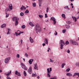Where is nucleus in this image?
I'll list each match as a JSON object with an SVG mask.
<instances>
[{"instance_id": "f257e3e1", "label": "nucleus", "mask_w": 79, "mask_h": 79, "mask_svg": "<svg viewBox=\"0 0 79 79\" xmlns=\"http://www.w3.org/2000/svg\"><path fill=\"white\" fill-rule=\"evenodd\" d=\"M35 30L37 32H40L41 31V28H40V26L39 25V23H37L35 24Z\"/></svg>"}, {"instance_id": "f03ea898", "label": "nucleus", "mask_w": 79, "mask_h": 79, "mask_svg": "<svg viewBox=\"0 0 79 79\" xmlns=\"http://www.w3.org/2000/svg\"><path fill=\"white\" fill-rule=\"evenodd\" d=\"M12 20L13 21H15V26H17L18 24V21L19 18L16 17H14L12 18Z\"/></svg>"}, {"instance_id": "7ed1b4c3", "label": "nucleus", "mask_w": 79, "mask_h": 79, "mask_svg": "<svg viewBox=\"0 0 79 79\" xmlns=\"http://www.w3.org/2000/svg\"><path fill=\"white\" fill-rule=\"evenodd\" d=\"M60 49H62L63 48V45H65V43H64V41L62 40H60Z\"/></svg>"}, {"instance_id": "20e7f679", "label": "nucleus", "mask_w": 79, "mask_h": 79, "mask_svg": "<svg viewBox=\"0 0 79 79\" xmlns=\"http://www.w3.org/2000/svg\"><path fill=\"white\" fill-rule=\"evenodd\" d=\"M20 65L22 68L23 69H24L25 71H27V68L24 64L22 63Z\"/></svg>"}, {"instance_id": "39448f33", "label": "nucleus", "mask_w": 79, "mask_h": 79, "mask_svg": "<svg viewBox=\"0 0 79 79\" xmlns=\"http://www.w3.org/2000/svg\"><path fill=\"white\" fill-rule=\"evenodd\" d=\"M27 72L29 74H32V67L31 66H30L28 69Z\"/></svg>"}, {"instance_id": "423d86ee", "label": "nucleus", "mask_w": 79, "mask_h": 79, "mask_svg": "<svg viewBox=\"0 0 79 79\" xmlns=\"http://www.w3.org/2000/svg\"><path fill=\"white\" fill-rule=\"evenodd\" d=\"M10 58H11L10 57H9L8 58H6L4 61L5 63H8L9 61H10Z\"/></svg>"}, {"instance_id": "0eeeda50", "label": "nucleus", "mask_w": 79, "mask_h": 79, "mask_svg": "<svg viewBox=\"0 0 79 79\" xmlns=\"http://www.w3.org/2000/svg\"><path fill=\"white\" fill-rule=\"evenodd\" d=\"M71 42L73 45H78V43H77V42L75 41L71 40Z\"/></svg>"}, {"instance_id": "6e6552de", "label": "nucleus", "mask_w": 79, "mask_h": 79, "mask_svg": "<svg viewBox=\"0 0 79 79\" xmlns=\"http://www.w3.org/2000/svg\"><path fill=\"white\" fill-rule=\"evenodd\" d=\"M52 21H54V24H55L56 23V19H55V18L54 17H52L51 18V20H52Z\"/></svg>"}, {"instance_id": "1a4fd4ad", "label": "nucleus", "mask_w": 79, "mask_h": 79, "mask_svg": "<svg viewBox=\"0 0 79 79\" xmlns=\"http://www.w3.org/2000/svg\"><path fill=\"white\" fill-rule=\"evenodd\" d=\"M15 34L16 36H18V35H19L21 34L20 31H19V30H18L17 32H15Z\"/></svg>"}, {"instance_id": "9d476101", "label": "nucleus", "mask_w": 79, "mask_h": 79, "mask_svg": "<svg viewBox=\"0 0 79 79\" xmlns=\"http://www.w3.org/2000/svg\"><path fill=\"white\" fill-rule=\"evenodd\" d=\"M15 74L17 75L18 76H21V73L20 72H18V71H16L15 72Z\"/></svg>"}, {"instance_id": "9b49d317", "label": "nucleus", "mask_w": 79, "mask_h": 79, "mask_svg": "<svg viewBox=\"0 0 79 79\" xmlns=\"http://www.w3.org/2000/svg\"><path fill=\"white\" fill-rule=\"evenodd\" d=\"M77 75V76H78V77H79V73H75L73 76V77H74V76H76Z\"/></svg>"}, {"instance_id": "f8f14e48", "label": "nucleus", "mask_w": 79, "mask_h": 79, "mask_svg": "<svg viewBox=\"0 0 79 79\" xmlns=\"http://www.w3.org/2000/svg\"><path fill=\"white\" fill-rule=\"evenodd\" d=\"M33 61H34V60H33V59H31L29 61V64H32V62H33Z\"/></svg>"}, {"instance_id": "ddd939ff", "label": "nucleus", "mask_w": 79, "mask_h": 79, "mask_svg": "<svg viewBox=\"0 0 79 79\" xmlns=\"http://www.w3.org/2000/svg\"><path fill=\"white\" fill-rule=\"evenodd\" d=\"M44 42H45L46 44H48V40H47L46 38L44 39Z\"/></svg>"}, {"instance_id": "4468645a", "label": "nucleus", "mask_w": 79, "mask_h": 79, "mask_svg": "<svg viewBox=\"0 0 79 79\" xmlns=\"http://www.w3.org/2000/svg\"><path fill=\"white\" fill-rule=\"evenodd\" d=\"M6 27V24L4 23L1 26V28H3V27Z\"/></svg>"}, {"instance_id": "2eb2a0df", "label": "nucleus", "mask_w": 79, "mask_h": 79, "mask_svg": "<svg viewBox=\"0 0 79 79\" xmlns=\"http://www.w3.org/2000/svg\"><path fill=\"white\" fill-rule=\"evenodd\" d=\"M66 75L68 76H69L70 77L71 76H72V74H71V73H67L66 74Z\"/></svg>"}, {"instance_id": "dca6fc26", "label": "nucleus", "mask_w": 79, "mask_h": 79, "mask_svg": "<svg viewBox=\"0 0 79 79\" xmlns=\"http://www.w3.org/2000/svg\"><path fill=\"white\" fill-rule=\"evenodd\" d=\"M30 40L31 43H32L34 42V40H33V39H32V38L31 37H30Z\"/></svg>"}, {"instance_id": "f3484780", "label": "nucleus", "mask_w": 79, "mask_h": 79, "mask_svg": "<svg viewBox=\"0 0 79 79\" xmlns=\"http://www.w3.org/2000/svg\"><path fill=\"white\" fill-rule=\"evenodd\" d=\"M72 18H73V20H74V21L75 22H76V21H77V19H76V17L72 16Z\"/></svg>"}, {"instance_id": "a211bd4d", "label": "nucleus", "mask_w": 79, "mask_h": 79, "mask_svg": "<svg viewBox=\"0 0 79 79\" xmlns=\"http://www.w3.org/2000/svg\"><path fill=\"white\" fill-rule=\"evenodd\" d=\"M75 64L76 66H77V67H79V62H76L75 63Z\"/></svg>"}, {"instance_id": "6ab92c4d", "label": "nucleus", "mask_w": 79, "mask_h": 79, "mask_svg": "<svg viewBox=\"0 0 79 79\" xmlns=\"http://www.w3.org/2000/svg\"><path fill=\"white\" fill-rule=\"evenodd\" d=\"M8 11H10V9L8 8H6V9H5V12H8Z\"/></svg>"}, {"instance_id": "aec40b11", "label": "nucleus", "mask_w": 79, "mask_h": 79, "mask_svg": "<svg viewBox=\"0 0 79 79\" xmlns=\"http://www.w3.org/2000/svg\"><path fill=\"white\" fill-rule=\"evenodd\" d=\"M9 8L11 10H12V9H13V7L12 6V5L11 4L10 5Z\"/></svg>"}, {"instance_id": "412c9836", "label": "nucleus", "mask_w": 79, "mask_h": 79, "mask_svg": "<svg viewBox=\"0 0 79 79\" xmlns=\"http://www.w3.org/2000/svg\"><path fill=\"white\" fill-rule=\"evenodd\" d=\"M29 24L30 26H32V27H34V25L31 22L29 23Z\"/></svg>"}, {"instance_id": "4be33fe9", "label": "nucleus", "mask_w": 79, "mask_h": 79, "mask_svg": "<svg viewBox=\"0 0 79 79\" xmlns=\"http://www.w3.org/2000/svg\"><path fill=\"white\" fill-rule=\"evenodd\" d=\"M11 71H10L9 73L8 72V73H6V75L7 76H8L10 75V74H11Z\"/></svg>"}, {"instance_id": "5701e85b", "label": "nucleus", "mask_w": 79, "mask_h": 79, "mask_svg": "<svg viewBox=\"0 0 79 79\" xmlns=\"http://www.w3.org/2000/svg\"><path fill=\"white\" fill-rule=\"evenodd\" d=\"M8 31L7 33V34L8 35L9 34H10V31L11 29H8Z\"/></svg>"}, {"instance_id": "b1692460", "label": "nucleus", "mask_w": 79, "mask_h": 79, "mask_svg": "<svg viewBox=\"0 0 79 79\" xmlns=\"http://www.w3.org/2000/svg\"><path fill=\"white\" fill-rule=\"evenodd\" d=\"M32 4H33V7H35L36 6V3H33Z\"/></svg>"}, {"instance_id": "393cba45", "label": "nucleus", "mask_w": 79, "mask_h": 79, "mask_svg": "<svg viewBox=\"0 0 79 79\" xmlns=\"http://www.w3.org/2000/svg\"><path fill=\"white\" fill-rule=\"evenodd\" d=\"M34 69H36V70H38V67L37 66H35Z\"/></svg>"}, {"instance_id": "a878e982", "label": "nucleus", "mask_w": 79, "mask_h": 79, "mask_svg": "<svg viewBox=\"0 0 79 79\" xmlns=\"http://www.w3.org/2000/svg\"><path fill=\"white\" fill-rule=\"evenodd\" d=\"M6 18H8L9 16V14L7 13L6 12Z\"/></svg>"}, {"instance_id": "bb28decb", "label": "nucleus", "mask_w": 79, "mask_h": 79, "mask_svg": "<svg viewBox=\"0 0 79 79\" xmlns=\"http://www.w3.org/2000/svg\"><path fill=\"white\" fill-rule=\"evenodd\" d=\"M66 65V64H65V63H63L62 64V65H61L62 68H64V65Z\"/></svg>"}, {"instance_id": "cd10ccee", "label": "nucleus", "mask_w": 79, "mask_h": 79, "mask_svg": "<svg viewBox=\"0 0 79 79\" xmlns=\"http://www.w3.org/2000/svg\"><path fill=\"white\" fill-rule=\"evenodd\" d=\"M32 77H35L37 76V74H33L32 76Z\"/></svg>"}, {"instance_id": "c85d7f7f", "label": "nucleus", "mask_w": 79, "mask_h": 79, "mask_svg": "<svg viewBox=\"0 0 79 79\" xmlns=\"http://www.w3.org/2000/svg\"><path fill=\"white\" fill-rule=\"evenodd\" d=\"M23 74L25 76H27V73H26V71H24L23 72Z\"/></svg>"}, {"instance_id": "c756f323", "label": "nucleus", "mask_w": 79, "mask_h": 79, "mask_svg": "<svg viewBox=\"0 0 79 79\" xmlns=\"http://www.w3.org/2000/svg\"><path fill=\"white\" fill-rule=\"evenodd\" d=\"M66 23L68 24H71V22L69 21H67Z\"/></svg>"}, {"instance_id": "7c9ffc66", "label": "nucleus", "mask_w": 79, "mask_h": 79, "mask_svg": "<svg viewBox=\"0 0 79 79\" xmlns=\"http://www.w3.org/2000/svg\"><path fill=\"white\" fill-rule=\"evenodd\" d=\"M48 73H51V72H50V69H47Z\"/></svg>"}, {"instance_id": "2f4dec72", "label": "nucleus", "mask_w": 79, "mask_h": 79, "mask_svg": "<svg viewBox=\"0 0 79 79\" xmlns=\"http://www.w3.org/2000/svg\"><path fill=\"white\" fill-rule=\"evenodd\" d=\"M26 27V26L24 25H22V29H25V28Z\"/></svg>"}, {"instance_id": "473e14b6", "label": "nucleus", "mask_w": 79, "mask_h": 79, "mask_svg": "<svg viewBox=\"0 0 79 79\" xmlns=\"http://www.w3.org/2000/svg\"><path fill=\"white\" fill-rule=\"evenodd\" d=\"M20 15L21 16H24V13L23 12H21L20 13Z\"/></svg>"}, {"instance_id": "72a5a7b5", "label": "nucleus", "mask_w": 79, "mask_h": 79, "mask_svg": "<svg viewBox=\"0 0 79 79\" xmlns=\"http://www.w3.org/2000/svg\"><path fill=\"white\" fill-rule=\"evenodd\" d=\"M69 41H67L65 42V44L66 45H68V44H69Z\"/></svg>"}, {"instance_id": "f704fd0d", "label": "nucleus", "mask_w": 79, "mask_h": 79, "mask_svg": "<svg viewBox=\"0 0 79 79\" xmlns=\"http://www.w3.org/2000/svg\"><path fill=\"white\" fill-rule=\"evenodd\" d=\"M62 18H64V17H65V15L64 14H62Z\"/></svg>"}, {"instance_id": "c9c22d12", "label": "nucleus", "mask_w": 79, "mask_h": 79, "mask_svg": "<svg viewBox=\"0 0 79 79\" xmlns=\"http://www.w3.org/2000/svg\"><path fill=\"white\" fill-rule=\"evenodd\" d=\"M66 27H67V29H69V25H65Z\"/></svg>"}, {"instance_id": "e433bc0d", "label": "nucleus", "mask_w": 79, "mask_h": 79, "mask_svg": "<svg viewBox=\"0 0 79 79\" xmlns=\"http://www.w3.org/2000/svg\"><path fill=\"white\" fill-rule=\"evenodd\" d=\"M51 73H48V76L49 77H50V74Z\"/></svg>"}, {"instance_id": "4c0bfd02", "label": "nucleus", "mask_w": 79, "mask_h": 79, "mask_svg": "<svg viewBox=\"0 0 79 79\" xmlns=\"http://www.w3.org/2000/svg\"><path fill=\"white\" fill-rule=\"evenodd\" d=\"M50 62H51V63H53V61H55V60H52L51 59H50Z\"/></svg>"}, {"instance_id": "58836bf2", "label": "nucleus", "mask_w": 79, "mask_h": 79, "mask_svg": "<svg viewBox=\"0 0 79 79\" xmlns=\"http://www.w3.org/2000/svg\"><path fill=\"white\" fill-rule=\"evenodd\" d=\"M25 13H27V14L28 13H29V10H26Z\"/></svg>"}, {"instance_id": "ea45409f", "label": "nucleus", "mask_w": 79, "mask_h": 79, "mask_svg": "<svg viewBox=\"0 0 79 79\" xmlns=\"http://www.w3.org/2000/svg\"><path fill=\"white\" fill-rule=\"evenodd\" d=\"M39 17L40 18H43V15H39Z\"/></svg>"}, {"instance_id": "a19ab883", "label": "nucleus", "mask_w": 79, "mask_h": 79, "mask_svg": "<svg viewBox=\"0 0 79 79\" xmlns=\"http://www.w3.org/2000/svg\"><path fill=\"white\" fill-rule=\"evenodd\" d=\"M66 30H65V29L63 30V31H62V32H63V33H65V32H66Z\"/></svg>"}, {"instance_id": "79ce46f5", "label": "nucleus", "mask_w": 79, "mask_h": 79, "mask_svg": "<svg viewBox=\"0 0 79 79\" xmlns=\"http://www.w3.org/2000/svg\"><path fill=\"white\" fill-rule=\"evenodd\" d=\"M51 79H56V77H54L52 78H51Z\"/></svg>"}, {"instance_id": "37998d69", "label": "nucleus", "mask_w": 79, "mask_h": 79, "mask_svg": "<svg viewBox=\"0 0 79 79\" xmlns=\"http://www.w3.org/2000/svg\"><path fill=\"white\" fill-rule=\"evenodd\" d=\"M45 18H48V16H47V14H45Z\"/></svg>"}, {"instance_id": "c03bdc74", "label": "nucleus", "mask_w": 79, "mask_h": 79, "mask_svg": "<svg viewBox=\"0 0 79 79\" xmlns=\"http://www.w3.org/2000/svg\"><path fill=\"white\" fill-rule=\"evenodd\" d=\"M67 71L69 72V71H70V69L68 68L66 70Z\"/></svg>"}, {"instance_id": "a18cd8bd", "label": "nucleus", "mask_w": 79, "mask_h": 79, "mask_svg": "<svg viewBox=\"0 0 79 79\" xmlns=\"http://www.w3.org/2000/svg\"><path fill=\"white\" fill-rule=\"evenodd\" d=\"M46 12L47 13H48V7H47V8Z\"/></svg>"}, {"instance_id": "49530a36", "label": "nucleus", "mask_w": 79, "mask_h": 79, "mask_svg": "<svg viewBox=\"0 0 79 79\" xmlns=\"http://www.w3.org/2000/svg\"><path fill=\"white\" fill-rule=\"evenodd\" d=\"M68 8V6H66L65 7H64V8L65 9H67Z\"/></svg>"}, {"instance_id": "de8ad7c7", "label": "nucleus", "mask_w": 79, "mask_h": 79, "mask_svg": "<svg viewBox=\"0 0 79 79\" xmlns=\"http://www.w3.org/2000/svg\"><path fill=\"white\" fill-rule=\"evenodd\" d=\"M39 6H41V4H42V2H39Z\"/></svg>"}, {"instance_id": "09e8293b", "label": "nucleus", "mask_w": 79, "mask_h": 79, "mask_svg": "<svg viewBox=\"0 0 79 79\" xmlns=\"http://www.w3.org/2000/svg\"><path fill=\"white\" fill-rule=\"evenodd\" d=\"M25 55L26 56V57H28V55L26 53H25Z\"/></svg>"}, {"instance_id": "8fccbe9b", "label": "nucleus", "mask_w": 79, "mask_h": 79, "mask_svg": "<svg viewBox=\"0 0 79 79\" xmlns=\"http://www.w3.org/2000/svg\"><path fill=\"white\" fill-rule=\"evenodd\" d=\"M56 33H54V34L55 35H56L57 34V32H56V31H55Z\"/></svg>"}, {"instance_id": "3c124183", "label": "nucleus", "mask_w": 79, "mask_h": 79, "mask_svg": "<svg viewBox=\"0 0 79 79\" xmlns=\"http://www.w3.org/2000/svg\"><path fill=\"white\" fill-rule=\"evenodd\" d=\"M22 6H23V9H24V10H26V7H25V6L23 5H22Z\"/></svg>"}, {"instance_id": "603ef678", "label": "nucleus", "mask_w": 79, "mask_h": 79, "mask_svg": "<svg viewBox=\"0 0 79 79\" xmlns=\"http://www.w3.org/2000/svg\"><path fill=\"white\" fill-rule=\"evenodd\" d=\"M7 79H11V78H10V77H8V76H7L6 77Z\"/></svg>"}, {"instance_id": "864d4df0", "label": "nucleus", "mask_w": 79, "mask_h": 79, "mask_svg": "<svg viewBox=\"0 0 79 79\" xmlns=\"http://www.w3.org/2000/svg\"><path fill=\"white\" fill-rule=\"evenodd\" d=\"M67 53H70V51L69 49H68L67 50Z\"/></svg>"}, {"instance_id": "5fc2aeb1", "label": "nucleus", "mask_w": 79, "mask_h": 79, "mask_svg": "<svg viewBox=\"0 0 79 79\" xmlns=\"http://www.w3.org/2000/svg\"><path fill=\"white\" fill-rule=\"evenodd\" d=\"M17 58H19V54H17Z\"/></svg>"}, {"instance_id": "6e6d98bb", "label": "nucleus", "mask_w": 79, "mask_h": 79, "mask_svg": "<svg viewBox=\"0 0 79 79\" xmlns=\"http://www.w3.org/2000/svg\"><path fill=\"white\" fill-rule=\"evenodd\" d=\"M20 10H23V6L22 7L20 8Z\"/></svg>"}, {"instance_id": "4d7b16f0", "label": "nucleus", "mask_w": 79, "mask_h": 79, "mask_svg": "<svg viewBox=\"0 0 79 79\" xmlns=\"http://www.w3.org/2000/svg\"><path fill=\"white\" fill-rule=\"evenodd\" d=\"M39 2H42V0H39Z\"/></svg>"}, {"instance_id": "13d9d810", "label": "nucleus", "mask_w": 79, "mask_h": 79, "mask_svg": "<svg viewBox=\"0 0 79 79\" xmlns=\"http://www.w3.org/2000/svg\"><path fill=\"white\" fill-rule=\"evenodd\" d=\"M23 40H21V44H23Z\"/></svg>"}, {"instance_id": "bf43d9fd", "label": "nucleus", "mask_w": 79, "mask_h": 79, "mask_svg": "<svg viewBox=\"0 0 79 79\" xmlns=\"http://www.w3.org/2000/svg\"><path fill=\"white\" fill-rule=\"evenodd\" d=\"M50 50V48H48V52H49V50Z\"/></svg>"}, {"instance_id": "052dcab7", "label": "nucleus", "mask_w": 79, "mask_h": 79, "mask_svg": "<svg viewBox=\"0 0 79 79\" xmlns=\"http://www.w3.org/2000/svg\"><path fill=\"white\" fill-rule=\"evenodd\" d=\"M50 72H51L52 71V68H50Z\"/></svg>"}, {"instance_id": "680f3d73", "label": "nucleus", "mask_w": 79, "mask_h": 79, "mask_svg": "<svg viewBox=\"0 0 79 79\" xmlns=\"http://www.w3.org/2000/svg\"><path fill=\"white\" fill-rule=\"evenodd\" d=\"M20 33H21V34H23V33H24V32H23V31H20Z\"/></svg>"}, {"instance_id": "e2e57ef3", "label": "nucleus", "mask_w": 79, "mask_h": 79, "mask_svg": "<svg viewBox=\"0 0 79 79\" xmlns=\"http://www.w3.org/2000/svg\"><path fill=\"white\" fill-rule=\"evenodd\" d=\"M43 46H45V43L43 44Z\"/></svg>"}, {"instance_id": "0e129e2a", "label": "nucleus", "mask_w": 79, "mask_h": 79, "mask_svg": "<svg viewBox=\"0 0 79 79\" xmlns=\"http://www.w3.org/2000/svg\"><path fill=\"white\" fill-rule=\"evenodd\" d=\"M37 79H39L40 78V77H39V76H38L37 77Z\"/></svg>"}, {"instance_id": "69168bd1", "label": "nucleus", "mask_w": 79, "mask_h": 79, "mask_svg": "<svg viewBox=\"0 0 79 79\" xmlns=\"http://www.w3.org/2000/svg\"><path fill=\"white\" fill-rule=\"evenodd\" d=\"M37 0H31L32 2H35V1H36Z\"/></svg>"}, {"instance_id": "338daca9", "label": "nucleus", "mask_w": 79, "mask_h": 79, "mask_svg": "<svg viewBox=\"0 0 79 79\" xmlns=\"http://www.w3.org/2000/svg\"><path fill=\"white\" fill-rule=\"evenodd\" d=\"M35 66H37V63L35 64H34Z\"/></svg>"}, {"instance_id": "774afa93", "label": "nucleus", "mask_w": 79, "mask_h": 79, "mask_svg": "<svg viewBox=\"0 0 79 79\" xmlns=\"http://www.w3.org/2000/svg\"><path fill=\"white\" fill-rule=\"evenodd\" d=\"M23 60L24 61H25V59L23 58Z\"/></svg>"}]
</instances>
